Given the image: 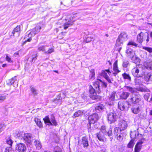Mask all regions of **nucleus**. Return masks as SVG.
<instances>
[{"label": "nucleus", "mask_w": 152, "mask_h": 152, "mask_svg": "<svg viewBox=\"0 0 152 152\" xmlns=\"http://www.w3.org/2000/svg\"><path fill=\"white\" fill-rule=\"evenodd\" d=\"M148 24L151 25V26H152V23H148Z\"/></svg>", "instance_id": "774afa93"}, {"label": "nucleus", "mask_w": 152, "mask_h": 152, "mask_svg": "<svg viewBox=\"0 0 152 152\" xmlns=\"http://www.w3.org/2000/svg\"><path fill=\"white\" fill-rule=\"evenodd\" d=\"M139 135V133L137 130H135L133 132H131L130 134V136L132 139L134 140V139L138 137Z\"/></svg>", "instance_id": "6ab92c4d"}, {"label": "nucleus", "mask_w": 152, "mask_h": 152, "mask_svg": "<svg viewBox=\"0 0 152 152\" xmlns=\"http://www.w3.org/2000/svg\"><path fill=\"white\" fill-rule=\"evenodd\" d=\"M130 94L126 91L122 92L120 95V97L122 99H126L129 96Z\"/></svg>", "instance_id": "4be33fe9"}, {"label": "nucleus", "mask_w": 152, "mask_h": 152, "mask_svg": "<svg viewBox=\"0 0 152 152\" xmlns=\"http://www.w3.org/2000/svg\"><path fill=\"white\" fill-rule=\"evenodd\" d=\"M122 76L124 79L126 80L129 82L131 81V77L129 74L124 72L122 74Z\"/></svg>", "instance_id": "b1692460"}, {"label": "nucleus", "mask_w": 152, "mask_h": 152, "mask_svg": "<svg viewBox=\"0 0 152 152\" xmlns=\"http://www.w3.org/2000/svg\"><path fill=\"white\" fill-rule=\"evenodd\" d=\"M16 77V76H15L12 78L8 80L7 82V84L10 85L13 84L14 83L15 80H16V79H15Z\"/></svg>", "instance_id": "4c0bfd02"}, {"label": "nucleus", "mask_w": 152, "mask_h": 152, "mask_svg": "<svg viewBox=\"0 0 152 152\" xmlns=\"http://www.w3.org/2000/svg\"><path fill=\"white\" fill-rule=\"evenodd\" d=\"M84 112V110H78L74 113L73 117V118L78 117L82 115Z\"/></svg>", "instance_id": "a878e982"}, {"label": "nucleus", "mask_w": 152, "mask_h": 152, "mask_svg": "<svg viewBox=\"0 0 152 152\" xmlns=\"http://www.w3.org/2000/svg\"><path fill=\"white\" fill-rule=\"evenodd\" d=\"M104 106L102 104H99L96 106L95 107V110H98L99 111H104Z\"/></svg>", "instance_id": "c756f323"}, {"label": "nucleus", "mask_w": 152, "mask_h": 152, "mask_svg": "<svg viewBox=\"0 0 152 152\" xmlns=\"http://www.w3.org/2000/svg\"><path fill=\"white\" fill-rule=\"evenodd\" d=\"M7 66V64H3L2 65V67H5Z\"/></svg>", "instance_id": "0e129e2a"}, {"label": "nucleus", "mask_w": 152, "mask_h": 152, "mask_svg": "<svg viewBox=\"0 0 152 152\" xmlns=\"http://www.w3.org/2000/svg\"><path fill=\"white\" fill-rule=\"evenodd\" d=\"M144 103L135 104L132 108V111L133 113L137 114L140 112L142 109Z\"/></svg>", "instance_id": "423d86ee"}, {"label": "nucleus", "mask_w": 152, "mask_h": 152, "mask_svg": "<svg viewBox=\"0 0 152 152\" xmlns=\"http://www.w3.org/2000/svg\"><path fill=\"white\" fill-rule=\"evenodd\" d=\"M145 35L146 36H145V39L146 38H147V39H146V41L147 42H148V41L149 40V34L148 33H145Z\"/></svg>", "instance_id": "4d7b16f0"}, {"label": "nucleus", "mask_w": 152, "mask_h": 152, "mask_svg": "<svg viewBox=\"0 0 152 152\" xmlns=\"http://www.w3.org/2000/svg\"><path fill=\"white\" fill-rule=\"evenodd\" d=\"M34 143L37 149L39 150L41 148L42 145L39 141L36 140L34 141Z\"/></svg>", "instance_id": "c85d7f7f"}, {"label": "nucleus", "mask_w": 152, "mask_h": 152, "mask_svg": "<svg viewBox=\"0 0 152 152\" xmlns=\"http://www.w3.org/2000/svg\"><path fill=\"white\" fill-rule=\"evenodd\" d=\"M129 62L127 61H124L123 63L122 66L124 68H126L127 67L129 64Z\"/></svg>", "instance_id": "603ef678"}, {"label": "nucleus", "mask_w": 152, "mask_h": 152, "mask_svg": "<svg viewBox=\"0 0 152 152\" xmlns=\"http://www.w3.org/2000/svg\"><path fill=\"white\" fill-rule=\"evenodd\" d=\"M66 22L64 23L63 26L65 30H66L73 23V22L70 21L68 19H65Z\"/></svg>", "instance_id": "a211bd4d"}, {"label": "nucleus", "mask_w": 152, "mask_h": 152, "mask_svg": "<svg viewBox=\"0 0 152 152\" xmlns=\"http://www.w3.org/2000/svg\"><path fill=\"white\" fill-rule=\"evenodd\" d=\"M113 69L115 72L113 73V74L114 76H116L118 73L121 72V71L118 69L117 61H115L113 65Z\"/></svg>", "instance_id": "2eb2a0df"}, {"label": "nucleus", "mask_w": 152, "mask_h": 152, "mask_svg": "<svg viewBox=\"0 0 152 152\" xmlns=\"http://www.w3.org/2000/svg\"><path fill=\"white\" fill-rule=\"evenodd\" d=\"M107 119L110 123H113L116 121L117 116L115 112H110L107 116Z\"/></svg>", "instance_id": "1a4fd4ad"}, {"label": "nucleus", "mask_w": 152, "mask_h": 152, "mask_svg": "<svg viewBox=\"0 0 152 152\" xmlns=\"http://www.w3.org/2000/svg\"><path fill=\"white\" fill-rule=\"evenodd\" d=\"M134 140L132 139L130 142L127 145L128 147L129 148H131L133 147L134 144Z\"/></svg>", "instance_id": "37998d69"}, {"label": "nucleus", "mask_w": 152, "mask_h": 152, "mask_svg": "<svg viewBox=\"0 0 152 152\" xmlns=\"http://www.w3.org/2000/svg\"><path fill=\"white\" fill-rule=\"evenodd\" d=\"M118 108L121 111L127 110L129 107V103L127 101H120L118 103Z\"/></svg>", "instance_id": "39448f33"}, {"label": "nucleus", "mask_w": 152, "mask_h": 152, "mask_svg": "<svg viewBox=\"0 0 152 152\" xmlns=\"http://www.w3.org/2000/svg\"><path fill=\"white\" fill-rule=\"evenodd\" d=\"M82 144L84 147H87L89 145L88 138L86 137H83L82 138Z\"/></svg>", "instance_id": "5701e85b"}, {"label": "nucleus", "mask_w": 152, "mask_h": 152, "mask_svg": "<svg viewBox=\"0 0 152 152\" xmlns=\"http://www.w3.org/2000/svg\"><path fill=\"white\" fill-rule=\"evenodd\" d=\"M150 36L151 38L152 39V32H151L150 33Z\"/></svg>", "instance_id": "69168bd1"}, {"label": "nucleus", "mask_w": 152, "mask_h": 152, "mask_svg": "<svg viewBox=\"0 0 152 152\" xmlns=\"http://www.w3.org/2000/svg\"><path fill=\"white\" fill-rule=\"evenodd\" d=\"M128 45H132L135 47H137V44L136 43L132 41H130L128 44Z\"/></svg>", "instance_id": "864d4df0"}, {"label": "nucleus", "mask_w": 152, "mask_h": 152, "mask_svg": "<svg viewBox=\"0 0 152 152\" xmlns=\"http://www.w3.org/2000/svg\"><path fill=\"white\" fill-rule=\"evenodd\" d=\"M134 82L136 84L140 85L142 84V79L139 77L135 78L134 80Z\"/></svg>", "instance_id": "473e14b6"}, {"label": "nucleus", "mask_w": 152, "mask_h": 152, "mask_svg": "<svg viewBox=\"0 0 152 152\" xmlns=\"http://www.w3.org/2000/svg\"><path fill=\"white\" fill-rule=\"evenodd\" d=\"M61 95L60 94L58 95V98H56V99H54L53 100V102L55 103H58L60 102V100L61 99Z\"/></svg>", "instance_id": "a18cd8bd"}, {"label": "nucleus", "mask_w": 152, "mask_h": 152, "mask_svg": "<svg viewBox=\"0 0 152 152\" xmlns=\"http://www.w3.org/2000/svg\"><path fill=\"white\" fill-rule=\"evenodd\" d=\"M132 53V50L130 48L128 47L126 51V53L128 55H131Z\"/></svg>", "instance_id": "8fccbe9b"}, {"label": "nucleus", "mask_w": 152, "mask_h": 152, "mask_svg": "<svg viewBox=\"0 0 152 152\" xmlns=\"http://www.w3.org/2000/svg\"><path fill=\"white\" fill-rule=\"evenodd\" d=\"M48 46V45L42 46L39 45L38 46V50L39 51H42L45 54V52L47 50V48Z\"/></svg>", "instance_id": "412c9836"}, {"label": "nucleus", "mask_w": 152, "mask_h": 152, "mask_svg": "<svg viewBox=\"0 0 152 152\" xmlns=\"http://www.w3.org/2000/svg\"><path fill=\"white\" fill-rule=\"evenodd\" d=\"M127 39V34L125 32H123L118 36L116 41V44L118 46H120L122 44L123 42L126 41Z\"/></svg>", "instance_id": "20e7f679"}, {"label": "nucleus", "mask_w": 152, "mask_h": 152, "mask_svg": "<svg viewBox=\"0 0 152 152\" xmlns=\"http://www.w3.org/2000/svg\"><path fill=\"white\" fill-rule=\"evenodd\" d=\"M92 38H91V37H87L86 38V42H89L91 41L92 40Z\"/></svg>", "instance_id": "6e6d98bb"}, {"label": "nucleus", "mask_w": 152, "mask_h": 152, "mask_svg": "<svg viewBox=\"0 0 152 152\" xmlns=\"http://www.w3.org/2000/svg\"><path fill=\"white\" fill-rule=\"evenodd\" d=\"M107 83L100 79H98L94 83L93 86H90L89 91L90 93V96L92 99L95 100L97 99L98 96L96 95V92L99 94L101 92L102 87H106Z\"/></svg>", "instance_id": "f257e3e1"}, {"label": "nucleus", "mask_w": 152, "mask_h": 152, "mask_svg": "<svg viewBox=\"0 0 152 152\" xmlns=\"http://www.w3.org/2000/svg\"><path fill=\"white\" fill-rule=\"evenodd\" d=\"M66 93L67 92L66 91L62 93V94L63 95V98H64L65 97V96L66 95Z\"/></svg>", "instance_id": "680f3d73"}, {"label": "nucleus", "mask_w": 152, "mask_h": 152, "mask_svg": "<svg viewBox=\"0 0 152 152\" xmlns=\"http://www.w3.org/2000/svg\"><path fill=\"white\" fill-rule=\"evenodd\" d=\"M141 148V146H138L136 144L134 148V152H140Z\"/></svg>", "instance_id": "49530a36"}, {"label": "nucleus", "mask_w": 152, "mask_h": 152, "mask_svg": "<svg viewBox=\"0 0 152 152\" xmlns=\"http://www.w3.org/2000/svg\"><path fill=\"white\" fill-rule=\"evenodd\" d=\"M5 59L9 63H13V61L11 59V58L8 56L7 54L6 55Z\"/></svg>", "instance_id": "3c124183"}, {"label": "nucleus", "mask_w": 152, "mask_h": 152, "mask_svg": "<svg viewBox=\"0 0 152 152\" xmlns=\"http://www.w3.org/2000/svg\"><path fill=\"white\" fill-rule=\"evenodd\" d=\"M120 129L121 130L126 129L127 127V124L126 121L124 120L120 121L118 123Z\"/></svg>", "instance_id": "4468645a"}, {"label": "nucleus", "mask_w": 152, "mask_h": 152, "mask_svg": "<svg viewBox=\"0 0 152 152\" xmlns=\"http://www.w3.org/2000/svg\"><path fill=\"white\" fill-rule=\"evenodd\" d=\"M100 130L101 132L104 134L107 135L109 136L111 135L112 132L111 128H110L107 131L106 127L104 126H102L101 127Z\"/></svg>", "instance_id": "9b49d317"}, {"label": "nucleus", "mask_w": 152, "mask_h": 152, "mask_svg": "<svg viewBox=\"0 0 152 152\" xmlns=\"http://www.w3.org/2000/svg\"><path fill=\"white\" fill-rule=\"evenodd\" d=\"M146 68L149 70H152V61H149L146 63Z\"/></svg>", "instance_id": "72a5a7b5"}, {"label": "nucleus", "mask_w": 152, "mask_h": 152, "mask_svg": "<svg viewBox=\"0 0 152 152\" xmlns=\"http://www.w3.org/2000/svg\"><path fill=\"white\" fill-rule=\"evenodd\" d=\"M150 73H148L145 75L144 79L145 80L147 81H149Z\"/></svg>", "instance_id": "09e8293b"}, {"label": "nucleus", "mask_w": 152, "mask_h": 152, "mask_svg": "<svg viewBox=\"0 0 152 152\" xmlns=\"http://www.w3.org/2000/svg\"><path fill=\"white\" fill-rule=\"evenodd\" d=\"M143 143V142L142 140H141L138 142L136 145L138 146H141V147H142V145Z\"/></svg>", "instance_id": "bf43d9fd"}, {"label": "nucleus", "mask_w": 152, "mask_h": 152, "mask_svg": "<svg viewBox=\"0 0 152 152\" xmlns=\"http://www.w3.org/2000/svg\"><path fill=\"white\" fill-rule=\"evenodd\" d=\"M20 25L17 26L13 31L12 33L14 34L15 33H17L19 36L20 31Z\"/></svg>", "instance_id": "bb28decb"}, {"label": "nucleus", "mask_w": 152, "mask_h": 152, "mask_svg": "<svg viewBox=\"0 0 152 152\" xmlns=\"http://www.w3.org/2000/svg\"><path fill=\"white\" fill-rule=\"evenodd\" d=\"M41 29V27L39 26H37L33 30L31 31L30 33L28 34V37H30L25 42H30L31 40V37L32 36H34L40 31Z\"/></svg>", "instance_id": "0eeeda50"}, {"label": "nucleus", "mask_w": 152, "mask_h": 152, "mask_svg": "<svg viewBox=\"0 0 152 152\" xmlns=\"http://www.w3.org/2000/svg\"><path fill=\"white\" fill-rule=\"evenodd\" d=\"M43 120L44 121L45 123L47 125H54L56 126L57 124L54 116L53 115H52L50 118L51 121L48 116H46L45 118H43Z\"/></svg>", "instance_id": "7ed1b4c3"}, {"label": "nucleus", "mask_w": 152, "mask_h": 152, "mask_svg": "<svg viewBox=\"0 0 152 152\" xmlns=\"http://www.w3.org/2000/svg\"><path fill=\"white\" fill-rule=\"evenodd\" d=\"M107 72L109 75H110L111 72L110 71L109 69L102 70L100 73V75L104 77V78L108 76Z\"/></svg>", "instance_id": "393cba45"}, {"label": "nucleus", "mask_w": 152, "mask_h": 152, "mask_svg": "<svg viewBox=\"0 0 152 152\" xmlns=\"http://www.w3.org/2000/svg\"><path fill=\"white\" fill-rule=\"evenodd\" d=\"M16 149L19 152H24L26 150L25 145L23 143H19L16 145Z\"/></svg>", "instance_id": "f8f14e48"}, {"label": "nucleus", "mask_w": 152, "mask_h": 152, "mask_svg": "<svg viewBox=\"0 0 152 152\" xmlns=\"http://www.w3.org/2000/svg\"><path fill=\"white\" fill-rule=\"evenodd\" d=\"M54 48H49L48 50H46L45 52V54H50L54 51Z\"/></svg>", "instance_id": "de8ad7c7"}, {"label": "nucleus", "mask_w": 152, "mask_h": 152, "mask_svg": "<svg viewBox=\"0 0 152 152\" xmlns=\"http://www.w3.org/2000/svg\"><path fill=\"white\" fill-rule=\"evenodd\" d=\"M31 91L32 94L34 96L37 95L38 94L37 90L32 86L30 87Z\"/></svg>", "instance_id": "7c9ffc66"}, {"label": "nucleus", "mask_w": 152, "mask_h": 152, "mask_svg": "<svg viewBox=\"0 0 152 152\" xmlns=\"http://www.w3.org/2000/svg\"><path fill=\"white\" fill-rule=\"evenodd\" d=\"M90 73L89 77L91 79H93L95 75L94 70L93 69H91L90 71Z\"/></svg>", "instance_id": "a19ab883"}, {"label": "nucleus", "mask_w": 152, "mask_h": 152, "mask_svg": "<svg viewBox=\"0 0 152 152\" xmlns=\"http://www.w3.org/2000/svg\"><path fill=\"white\" fill-rule=\"evenodd\" d=\"M6 95L0 96V100H3L6 99Z\"/></svg>", "instance_id": "052dcab7"}, {"label": "nucleus", "mask_w": 152, "mask_h": 152, "mask_svg": "<svg viewBox=\"0 0 152 152\" xmlns=\"http://www.w3.org/2000/svg\"><path fill=\"white\" fill-rule=\"evenodd\" d=\"M121 131V130H120V129L118 127H115L114 129V133L115 136L117 135H118L119 134L121 133L120 132Z\"/></svg>", "instance_id": "e433bc0d"}, {"label": "nucleus", "mask_w": 152, "mask_h": 152, "mask_svg": "<svg viewBox=\"0 0 152 152\" xmlns=\"http://www.w3.org/2000/svg\"><path fill=\"white\" fill-rule=\"evenodd\" d=\"M96 135L98 139L100 141H103L104 137L101 132L97 133L96 134Z\"/></svg>", "instance_id": "79ce46f5"}, {"label": "nucleus", "mask_w": 152, "mask_h": 152, "mask_svg": "<svg viewBox=\"0 0 152 152\" xmlns=\"http://www.w3.org/2000/svg\"><path fill=\"white\" fill-rule=\"evenodd\" d=\"M37 54H34L32 55L31 57L28 58V59L31 60V62H34L37 59Z\"/></svg>", "instance_id": "58836bf2"}, {"label": "nucleus", "mask_w": 152, "mask_h": 152, "mask_svg": "<svg viewBox=\"0 0 152 152\" xmlns=\"http://www.w3.org/2000/svg\"><path fill=\"white\" fill-rule=\"evenodd\" d=\"M149 81H152V73H150Z\"/></svg>", "instance_id": "e2e57ef3"}, {"label": "nucleus", "mask_w": 152, "mask_h": 152, "mask_svg": "<svg viewBox=\"0 0 152 152\" xmlns=\"http://www.w3.org/2000/svg\"><path fill=\"white\" fill-rule=\"evenodd\" d=\"M129 100L132 104H135L144 103L143 101L141 100L140 96L137 94H132Z\"/></svg>", "instance_id": "f03ea898"}, {"label": "nucleus", "mask_w": 152, "mask_h": 152, "mask_svg": "<svg viewBox=\"0 0 152 152\" xmlns=\"http://www.w3.org/2000/svg\"><path fill=\"white\" fill-rule=\"evenodd\" d=\"M6 142L7 144L9 145L10 147H7L5 149V151L4 152H12V148L11 146L12 145V141L10 137H9L8 138L6 139Z\"/></svg>", "instance_id": "dca6fc26"}, {"label": "nucleus", "mask_w": 152, "mask_h": 152, "mask_svg": "<svg viewBox=\"0 0 152 152\" xmlns=\"http://www.w3.org/2000/svg\"><path fill=\"white\" fill-rule=\"evenodd\" d=\"M143 48L150 53H152V48L149 47H144Z\"/></svg>", "instance_id": "5fc2aeb1"}, {"label": "nucleus", "mask_w": 152, "mask_h": 152, "mask_svg": "<svg viewBox=\"0 0 152 152\" xmlns=\"http://www.w3.org/2000/svg\"><path fill=\"white\" fill-rule=\"evenodd\" d=\"M125 87L128 90L132 93H134L136 92V88H133L131 87L128 86H125Z\"/></svg>", "instance_id": "f704fd0d"}, {"label": "nucleus", "mask_w": 152, "mask_h": 152, "mask_svg": "<svg viewBox=\"0 0 152 152\" xmlns=\"http://www.w3.org/2000/svg\"><path fill=\"white\" fill-rule=\"evenodd\" d=\"M131 59L133 62L136 64L140 62V59L138 57H137L136 56H133Z\"/></svg>", "instance_id": "c9c22d12"}, {"label": "nucleus", "mask_w": 152, "mask_h": 152, "mask_svg": "<svg viewBox=\"0 0 152 152\" xmlns=\"http://www.w3.org/2000/svg\"><path fill=\"white\" fill-rule=\"evenodd\" d=\"M145 34L141 32L137 36V41L139 43H141L143 40L145 39Z\"/></svg>", "instance_id": "f3484780"}, {"label": "nucleus", "mask_w": 152, "mask_h": 152, "mask_svg": "<svg viewBox=\"0 0 152 152\" xmlns=\"http://www.w3.org/2000/svg\"><path fill=\"white\" fill-rule=\"evenodd\" d=\"M23 137L24 141L27 145L31 144L33 140L31 134L28 133L24 134Z\"/></svg>", "instance_id": "6e6552de"}, {"label": "nucleus", "mask_w": 152, "mask_h": 152, "mask_svg": "<svg viewBox=\"0 0 152 152\" xmlns=\"http://www.w3.org/2000/svg\"><path fill=\"white\" fill-rule=\"evenodd\" d=\"M6 127V126L3 122H0V132L3 131Z\"/></svg>", "instance_id": "c03bdc74"}, {"label": "nucleus", "mask_w": 152, "mask_h": 152, "mask_svg": "<svg viewBox=\"0 0 152 152\" xmlns=\"http://www.w3.org/2000/svg\"><path fill=\"white\" fill-rule=\"evenodd\" d=\"M145 99L150 102H152V94L147 93L144 96Z\"/></svg>", "instance_id": "aec40b11"}, {"label": "nucleus", "mask_w": 152, "mask_h": 152, "mask_svg": "<svg viewBox=\"0 0 152 152\" xmlns=\"http://www.w3.org/2000/svg\"><path fill=\"white\" fill-rule=\"evenodd\" d=\"M34 120L37 126L39 128L42 127V124L40 119L35 118H34Z\"/></svg>", "instance_id": "cd10ccee"}, {"label": "nucleus", "mask_w": 152, "mask_h": 152, "mask_svg": "<svg viewBox=\"0 0 152 152\" xmlns=\"http://www.w3.org/2000/svg\"><path fill=\"white\" fill-rule=\"evenodd\" d=\"M104 78L106 79V80L108 81V82L109 83H112V81L110 79V77L108 76H107Z\"/></svg>", "instance_id": "13d9d810"}, {"label": "nucleus", "mask_w": 152, "mask_h": 152, "mask_svg": "<svg viewBox=\"0 0 152 152\" xmlns=\"http://www.w3.org/2000/svg\"><path fill=\"white\" fill-rule=\"evenodd\" d=\"M99 118L98 115L96 113H94L89 117V122L90 124H94L96 122ZM90 126L91 125H90Z\"/></svg>", "instance_id": "9d476101"}, {"label": "nucleus", "mask_w": 152, "mask_h": 152, "mask_svg": "<svg viewBox=\"0 0 152 152\" xmlns=\"http://www.w3.org/2000/svg\"><path fill=\"white\" fill-rule=\"evenodd\" d=\"M116 92H113L110 96V97L109 98V99L110 101H113L114 100H115V96H116Z\"/></svg>", "instance_id": "2f4dec72"}, {"label": "nucleus", "mask_w": 152, "mask_h": 152, "mask_svg": "<svg viewBox=\"0 0 152 152\" xmlns=\"http://www.w3.org/2000/svg\"><path fill=\"white\" fill-rule=\"evenodd\" d=\"M140 70L137 67L133 68L132 70V75L134 77H140L143 76L142 74H139Z\"/></svg>", "instance_id": "ddd939ff"}, {"label": "nucleus", "mask_w": 152, "mask_h": 152, "mask_svg": "<svg viewBox=\"0 0 152 152\" xmlns=\"http://www.w3.org/2000/svg\"><path fill=\"white\" fill-rule=\"evenodd\" d=\"M150 113L151 115H152V110H150Z\"/></svg>", "instance_id": "338daca9"}, {"label": "nucleus", "mask_w": 152, "mask_h": 152, "mask_svg": "<svg viewBox=\"0 0 152 152\" xmlns=\"http://www.w3.org/2000/svg\"><path fill=\"white\" fill-rule=\"evenodd\" d=\"M115 137L117 138V140H118L119 141H121L123 139V135L121 133H120L117 135H115Z\"/></svg>", "instance_id": "ea45409f"}]
</instances>
